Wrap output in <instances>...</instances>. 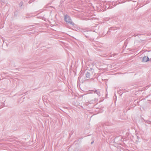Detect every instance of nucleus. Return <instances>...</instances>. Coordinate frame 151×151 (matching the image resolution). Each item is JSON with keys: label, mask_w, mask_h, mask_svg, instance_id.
<instances>
[{"label": "nucleus", "mask_w": 151, "mask_h": 151, "mask_svg": "<svg viewBox=\"0 0 151 151\" xmlns=\"http://www.w3.org/2000/svg\"><path fill=\"white\" fill-rule=\"evenodd\" d=\"M64 20L67 23L73 25L74 23L71 22L70 17L68 15H66L65 16Z\"/></svg>", "instance_id": "1"}, {"label": "nucleus", "mask_w": 151, "mask_h": 151, "mask_svg": "<svg viewBox=\"0 0 151 151\" xmlns=\"http://www.w3.org/2000/svg\"><path fill=\"white\" fill-rule=\"evenodd\" d=\"M149 60V59L147 57L145 56L143 57L142 59V61L143 62H146L148 61Z\"/></svg>", "instance_id": "2"}, {"label": "nucleus", "mask_w": 151, "mask_h": 151, "mask_svg": "<svg viewBox=\"0 0 151 151\" xmlns=\"http://www.w3.org/2000/svg\"><path fill=\"white\" fill-rule=\"evenodd\" d=\"M146 123H148V124H151V121L148 120H146L145 121Z\"/></svg>", "instance_id": "3"}, {"label": "nucleus", "mask_w": 151, "mask_h": 151, "mask_svg": "<svg viewBox=\"0 0 151 151\" xmlns=\"http://www.w3.org/2000/svg\"><path fill=\"white\" fill-rule=\"evenodd\" d=\"M93 142H91V144H93Z\"/></svg>", "instance_id": "4"}]
</instances>
